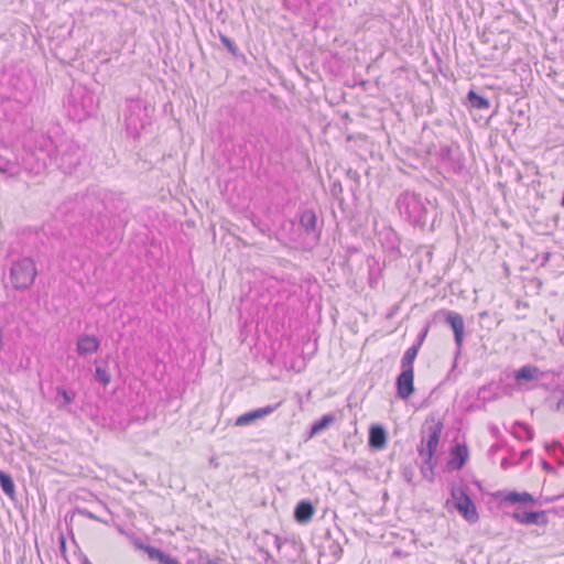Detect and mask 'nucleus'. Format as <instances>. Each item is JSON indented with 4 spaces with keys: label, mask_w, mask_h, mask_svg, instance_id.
I'll list each match as a JSON object with an SVG mask.
<instances>
[{
    "label": "nucleus",
    "mask_w": 564,
    "mask_h": 564,
    "mask_svg": "<svg viewBox=\"0 0 564 564\" xmlns=\"http://www.w3.org/2000/svg\"><path fill=\"white\" fill-rule=\"evenodd\" d=\"M126 535L128 536V539L130 540L131 544L137 550H142V551H144L147 553V550H149V547H153L152 545L145 544L143 539L140 538V536H137L133 532L126 533Z\"/></svg>",
    "instance_id": "30"
},
{
    "label": "nucleus",
    "mask_w": 564,
    "mask_h": 564,
    "mask_svg": "<svg viewBox=\"0 0 564 564\" xmlns=\"http://www.w3.org/2000/svg\"><path fill=\"white\" fill-rule=\"evenodd\" d=\"M347 541L345 533L339 528L334 531L326 529L316 544L319 557H329L333 562L339 561L344 553L343 543Z\"/></svg>",
    "instance_id": "8"
},
{
    "label": "nucleus",
    "mask_w": 564,
    "mask_h": 564,
    "mask_svg": "<svg viewBox=\"0 0 564 564\" xmlns=\"http://www.w3.org/2000/svg\"><path fill=\"white\" fill-rule=\"evenodd\" d=\"M556 409L564 411V390L562 391V398L556 403Z\"/></svg>",
    "instance_id": "37"
},
{
    "label": "nucleus",
    "mask_w": 564,
    "mask_h": 564,
    "mask_svg": "<svg viewBox=\"0 0 564 564\" xmlns=\"http://www.w3.org/2000/svg\"><path fill=\"white\" fill-rule=\"evenodd\" d=\"M512 434L518 440L531 441L533 438V430L525 423L516 422L512 426Z\"/></svg>",
    "instance_id": "25"
},
{
    "label": "nucleus",
    "mask_w": 564,
    "mask_h": 564,
    "mask_svg": "<svg viewBox=\"0 0 564 564\" xmlns=\"http://www.w3.org/2000/svg\"><path fill=\"white\" fill-rule=\"evenodd\" d=\"M495 494H510V495H513V494H519V492L518 491H507V492H505V491L498 490ZM522 494H528V492L523 491Z\"/></svg>",
    "instance_id": "42"
},
{
    "label": "nucleus",
    "mask_w": 564,
    "mask_h": 564,
    "mask_svg": "<svg viewBox=\"0 0 564 564\" xmlns=\"http://www.w3.org/2000/svg\"><path fill=\"white\" fill-rule=\"evenodd\" d=\"M101 202L105 204L104 220L109 215H120L127 209L128 203L120 193H115L102 188Z\"/></svg>",
    "instance_id": "11"
},
{
    "label": "nucleus",
    "mask_w": 564,
    "mask_h": 564,
    "mask_svg": "<svg viewBox=\"0 0 564 564\" xmlns=\"http://www.w3.org/2000/svg\"><path fill=\"white\" fill-rule=\"evenodd\" d=\"M469 451L466 444L457 443L451 449L449 459L447 462L448 470H459L466 464Z\"/></svg>",
    "instance_id": "15"
},
{
    "label": "nucleus",
    "mask_w": 564,
    "mask_h": 564,
    "mask_svg": "<svg viewBox=\"0 0 564 564\" xmlns=\"http://www.w3.org/2000/svg\"><path fill=\"white\" fill-rule=\"evenodd\" d=\"M95 366V380L104 387L108 386L111 381V376L108 370V361L106 359L96 360Z\"/></svg>",
    "instance_id": "22"
},
{
    "label": "nucleus",
    "mask_w": 564,
    "mask_h": 564,
    "mask_svg": "<svg viewBox=\"0 0 564 564\" xmlns=\"http://www.w3.org/2000/svg\"><path fill=\"white\" fill-rule=\"evenodd\" d=\"M561 205L564 207V193H563V196H562V199H561Z\"/></svg>",
    "instance_id": "51"
},
{
    "label": "nucleus",
    "mask_w": 564,
    "mask_h": 564,
    "mask_svg": "<svg viewBox=\"0 0 564 564\" xmlns=\"http://www.w3.org/2000/svg\"><path fill=\"white\" fill-rule=\"evenodd\" d=\"M0 173L8 177H15L20 173V165L15 161L0 158Z\"/></svg>",
    "instance_id": "26"
},
{
    "label": "nucleus",
    "mask_w": 564,
    "mask_h": 564,
    "mask_svg": "<svg viewBox=\"0 0 564 564\" xmlns=\"http://www.w3.org/2000/svg\"><path fill=\"white\" fill-rule=\"evenodd\" d=\"M316 502L311 499H301L294 507L293 519L297 524L305 525L310 523L316 512Z\"/></svg>",
    "instance_id": "13"
},
{
    "label": "nucleus",
    "mask_w": 564,
    "mask_h": 564,
    "mask_svg": "<svg viewBox=\"0 0 564 564\" xmlns=\"http://www.w3.org/2000/svg\"><path fill=\"white\" fill-rule=\"evenodd\" d=\"M335 420L336 416L333 413L324 414L321 419H318L311 425L310 437L327 430L335 422Z\"/></svg>",
    "instance_id": "23"
},
{
    "label": "nucleus",
    "mask_w": 564,
    "mask_h": 564,
    "mask_svg": "<svg viewBox=\"0 0 564 564\" xmlns=\"http://www.w3.org/2000/svg\"><path fill=\"white\" fill-rule=\"evenodd\" d=\"M530 453H531V452H530L529 449H527V451H522V453H521V458L527 457L528 455H530Z\"/></svg>",
    "instance_id": "43"
},
{
    "label": "nucleus",
    "mask_w": 564,
    "mask_h": 564,
    "mask_svg": "<svg viewBox=\"0 0 564 564\" xmlns=\"http://www.w3.org/2000/svg\"><path fill=\"white\" fill-rule=\"evenodd\" d=\"M476 485H477V487H478V489H479L480 491H482V490H484V489H482V487H481V485H480L478 481H476Z\"/></svg>",
    "instance_id": "49"
},
{
    "label": "nucleus",
    "mask_w": 564,
    "mask_h": 564,
    "mask_svg": "<svg viewBox=\"0 0 564 564\" xmlns=\"http://www.w3.org/2000/svg\"><path fill=\"white\" fill-rule=\"evenodd\" d=\"M123 116L127 132L133 138L139 137L140 131L150 123L148 107L141 98H128Z\"/></svg>",
    "instance_id": "6"
},
{
    "label": "nucleus",
    "mask_w": 564,
    "mask_h": 564,
    "mask_svg": "<svg viewBox=\"0 0 564 564\" xmlns=\"http://www.w3.org/2000/svg\"><path fill=\"white\" fill-rule=\"evenodd\" d=\"M98 503L100 505L101 509L108 514L111 516V511L109 510L108 506L101 501L98 500Z\"/></svg>",
    "instance_id": "39"
},
{
    "label": "nucleus",
    "mask_w": 564,
    "mask_h": 564,
    "mask_svg": "<svg viewBox=\"0 0 564 564\" xmlns=\"http://www.w3.org/2000/svg\"><path fill=\"white\" fill-rule=\"evenodd\" d=\"M397 395L408 400L414 392V370L401 369L395 380Z\"/></svg>",
    "instance_id": "12"
},
{
    "label": "nucleus",
    "mask_w": 564,
    "mask_h": 564,
    "mask_svg": "<svg viewBox=\"0 0 564 564\" xmlns=\"http://www.w3.org/2000/svg\"><path fill=\"white\" fill-rule=\"evenodd\" d=\"M219 40L234 57H243L238 46L227 35L219 33Z\"/></svg>",
    "instance_id": "28"
},
{
    "label": "nucleus",
    "mask_w": 564,
    "mask_h": 564,
    "mask_svg": "<svg viewBox=\"0 0 564 564\" xmlns=\"http://www.w3.org/2000/svg\"><path fill=\"white\" fill-rule=\"evenodd\" d=\"M299 223L301 228L307 236H312L318 240L321 236V227L317 224V216L312 209H303L299 215Z\"/></svg>",
    "instance_id": "14"
},
{
    "label": "nucleus",
    "mask_w": 564,
    "mask_h": 564,
    "mask_svg": "<svg viewBox=\"0 0 564 564\" xmlns=\"http://www.w3.org/2000/svg\"><path fill=\"white\" fill-rule=\"evenodd\" d=\"M444 507L449 513L457 512L469 524H475L479 520V513L471 496H449Z\"/></svg>",
    "instance_id": "9"
},
{
    "label": "nucleus",
    "mask_w": 564,
    "mask_h": 564,
    "mask_svg": "<svg viewBox=\"0 0 564 564\" xmlns=\"http://www.w3.org/2000/svg\"><path fill=\"white\" fill-rule=\"evenodd\" d=\"M549 259H550V253H545L543 257V263L549 261Z\"/></svg>",
    "instance_id": "47"
},
{
    "label": "nucleus",
    "mask_w": 564,
    "mask_h": 564,
    "mask_svg": "<svg viewBox=\"0 0 564 564\" xmlns=\"http://www.w3.org/2000/svg\"><path fill=\"white\" fill-rule=\"evenodd\" d=\"M279 541H280V538L275 536V543H276L278 546H280Z\"/></svg>",
    "instance_id": "50"
},
{
    "label": "nucleus",
    "mask_w": 564,
    "mask_h": 564,
    "mask_svg": "<svg viewBox=\"0 0 564 564\" xmlns=\"http://www.w3.org/2000/svg\"><path fill=\"white\" fill-rule=\"evenodd\" d=\"M543 466L545 469H550V470L552 469L551 465L546 462H543Z\"/></svg>",
    "instance_id": "46"
},
{
    "label": "nucleus",
    "mask_w": 564,
    "mask_h": 564,
    "mask_svg": "<svg viewBox=\"0 0 564 564\" xmlns=\"http://www.w3.org/2000/svg\"><path fill=\"white\" fill-rule=\"evenodd\" d=\"M466 105L471 109L488 110L490 108L489 100L470 89L466 96Z\"/></svg>",
    "instance_id": "20"
},
{
    "label": "nucleus",
    "mask_w": 564,
    "mask_h": 564,
    "mask_svg": "<svg viewBox=\"0 0 564 564\" xmlns=\"http://www.w3.org/2000/svg\"><path fill=\"white\" fill-rule=\"evenodd\" d=\"M540 370L534 366H523L514 375L517 381H531L539 379Z\"/></svg>",
    "instance_id": "24"
},
{
    "label": "nucleus",
    "mask_w": 564,
    "mask_h": 564,
    "mask_svg": "<svg viewBox=\"0 0 564 564\" xmlns=\"http://www.w3.org/2000/svg\"><path fill=\"white\" fill-rule=\"evenodd\" d=\"M58 544H59V551H61L62 555L65 556V554H66V539H65L63 533L59 534Z\"/></svg>",
    "instance_id": "35"
},
{
    "label": "nucleus",
    "mask_w": 564,
    "mask_h": 564,
    "mask_svg": "<svg viewBox=\"0 0 564 564\" xmlns=\"http://www.w3.org/2000/svg\"><path fill=\"white\" fill-rule=\"evenodd\" d=\"M392 555L397 556V557H408L410 555V553L404 552L401 549H394L393 552H392Z\"/></svg>",
    "instance_id": "36"
},
{
    "label": "nucleus",
    "mask_w": 564,
    "mask_h": 564,
    "mask_svg": "<svg viewBox=\"0 0 564 564\" xmlns=\"http://www.w3.org/2000/svg\"><path fill=\"white\" fill-rule=\"evenodd\" d=\"M100 347V340L95 335L84 334L78 336L76 341V351L80 356L94 354L98 351Z\"/></svg>",
    "instance_id": "17"
},
{
    "label": "nucleus",
    "mask_w": 564,
    "mask_h": 564,
    "mask_svg": "<svg viewBox=\"0 0 564 564\" xmlns=\"http://www.w3.org/2000/svg\"><path fill=\"white\" fill-rule=\"evenodd\" d=\"M8 497H9L13 502H17V501H18L17 496H14V495H11V496H8Z\"/></svg>",
    "instance_id": "48"
},
{
    "label": "nucleus",
    "mask_w": 564,
    "mask_h": 564,
    "mask_svg": "<svg viewBox=\"0 0 564 564\" xmlns=\"http://www.w3.org/2000/svg\"><path fill=\"white\" fill-rule=\"evenodd\" d=\"M82 564H93L89 558L85 555V554H82Z\"/></svg>",
    "instance_id": "40"
},
{
    "label": "nucleus",
    "mask_w": 564,
    "mask_h": 564,
    "mask_svg": "<svg viewBox=\"0 0 564 564\" xmlns=\"http://www.w3.org/2000/svg\"><path fill=\"white\" fill-rule=\"evenodd\" d=\"M561 343L564 345V336L561 337Z\"/></svg>",
    "instance_id": "53"
},
{
    "label": "nucleus",
    "mask_w": 564,
    "mask_h": 564,
    "mask_svg": "<svg viewBox=\"0 0 564 564\" xmlns=\"http://www.w3.org/2000/svg\"><path fill=\"white\" fill-rule=\"evenodd\" d=\"M511 464H512V463H511V460H510L509 458H503V459L501 460V467H502L503 469H507Z\"/></svg>",
    "instance_id": "38"
},
{
    "label": "nucleus",
    "mask_w": 564,
    "mask_h": 564,
    "mask_svg": "<svg viewBox=\"0 0 564 564\" xmlns=\"http://www.w3.org/2000/svg\"><path fill=\"white\" fill-rule=\"evenodd\" d=\"M0 486L4 494H14L12 477L3 470H0Z\"/></svg>",
    "instance_id": "29"
},
{
    "label": "nucleus",
    "mask_w": 564,
    "mask_h": 564,
    "mask_svg": "<svg viewBox=\"0 0 564 564\" xmlns=\"http://www.w3.org/2000/svg\"><path fill=\"white\" fill-rule=\"evenodd\" d=\"M346 176L356 184V187L359 186L360 175L356 170L348 169L346 171Z\"/></svg>",
    "instance_id": "32"
},
{
    "label": "nucleus",
    "mask_w": 564,
    "mask_h": 564,
    "mask_svg": "<svg viewBox=\"0 0 564 564\" xmlns=\"http://www.w3.org/2000/svg\"><path fill=\"white\" fill-rule=\"evenodd\" d=\"M75 511L84 517H87L88 519H91V520H95V521H98V522H102V523H108L109 519H106L104 517H100L94 512H91L90 510L86 509V508H76Z\"/></svg>",
    "instance_id": "31"
},
{
    "label": "nucleus",
    "mask_w": 564,
    "mask_h": 564,
    "mask_svg": "<svg viewBox=\"0 0 564 564\" xmlns=\"http://www.w3.org/2000/svg\"><path fill=\"white\" fill-rule=\"evenodd\" d=\"M485 390H486V389H485V387L480 388V390H479V394H480L481 392H484Z\"/></svg>",
    "instance_id": "52"
},
{
    "label": "nucleus",
    "mask_w": 564,
    "mask_h": 564,
    "mask_svg": "<svg viewBox=\"0 0 564 564\" xmlns=\"http://www.w3.org/2000/svg\"><path fill=\"white\" fill-rule=\"evenodd\" d=\"M506 516L522 525L544 527L549 523V510L535 509V506L552 502L561 496H495Z\"/></svg>",
    "instance_id": "2"
},
{
    "label": "nucleus",
    "mask_w": 564,
    "mask_h": 564,
    "mask_svg": "<svg viewBox=\"0 0 564 564\" xmlns=\"http://www.w3.org/2000/svg\"><path fill=\"white\" fill-rule=\"evenodd\" d=\"M397 208L400 215L415 227L424 228L429 220L433 223L435 218V208L432 203L414 192H402L398 196Z\"/></svg>",
    "instance_id": "3"
},
{
    "label": "nucleus",
    "mask_w": 564,
    "mask_h": 564,
    "mask_svg": "<svg viewBox=\"0 0 564 564\" xmlns=\"http://www.w3.org/2000/svg\"><path fill=\"white\" fill-rule=\"evenodd\" d=\"M57 148L50 135L40 131H29L23 138V153L21 156V166L25 172L32 175L44 173L50 163L64 165L67 163L66 155L63 154L61 162L56 156ZM68 162V165L73 164Z\"/></svg>",
    "instance_id": "1"
},
{
    "label": "nucleus",
    "mask_w": 564,
    "mask_h": 564,
    "mask_svg": "<svg viewBox=\"0 0 564 564\" xmlns=\"http://www.w3.org/2000/svg\"><path fill=\"white\" fill-rule=\"evenodd\" d=\"M330 191H332V194H333L335 197H338V196H339V194H341V193H343V186H341V183H340V182H334V183L332 184V188H330Z\"/></svg>",
    "instance_id": "33"
},
{
    "label": "nucleus",
    "mask_w": 564,
    "mask_h": 564,
    "mask_svg": "<svg viewBox=\"0 0 564 564\" xmlns=\"http://www.w3.org/2000/svg\"><path fill=\"white\" fill-rule=\"evenodd\" d=\"M37 275L35 262L30 257L14 261L10 268V280L17 291L29 290Z\"/></svg>",
    "instance_id": "7"
},
{
    "label": "nucleus",
    "mask_w": 564,
    "mask_h": 564,
    "mask_svg": "<svg viewBox=\"0 0 564 564\" xmlns=\"http://www.w3.org/2000/svg\"><path fill=\"white\" fill-rule=\"evenodd\" d=\"M442 431L443 423L441 421H435L433 417L431 420H426L421 431V445L417 447V452L423 464L430 468L433 467V459L440 443Z\"/></svg>",
    "instance_id": "5"
},
{
    "label": "nucleus",
    "mask_w": 564,
    "mask_h": 564,
    "mask_svg": "<svg viewBox=\"0 0 564 564\" xmlns=\"http://www.w3.org/2000/svg\"><path fill=\"white\" fill-rule=\"evenodd\" d=\"M147 554L150 560L156 561L159 564H181L176 557L165 553L159 547H149Z\"/></svg>",
    "instance_id": "21"
},
{
    "label": "nucleus",
    "mask_w": 564,
    "mask_h": 564,
    "mask_svg": "<svg viewBox=\"0 0 564 564\" xmlns=\"http://www.w3.org/2000/svg\"><path fill=\"white\" fill-rule=\"evenodd\" d=\"M435 317L448 325L454 333V340L457 347V354L460 352L464 339L465 323L463 316L454 311L441 310Z\"/></svg>",
    "instance_id": "10"
},
{
    "label": "nucleus",
    "mask_w": 564,
    "mask_h": 564,
    "mask_svg": "<svg viewBox=\"0 0 564 564\" xmlns=\"http://www.w3.org/2000/svg\"><path fill=\"white\" fill-rule=\"evenodd\" d=\"M90 112H91V107L89 109H84L83 116L90 115Z\"/></svg>",
    "instance_id": "45"
},
{
    "label": "nucleus",
    "mask_w": 564,
    "mask_h": 564,
    "mask_svg": "<svg viewBox=\"0 0 564 564\" xmlns=\"http://www.w3.org/2000/svg\"><path fill=\"white\" fill-rule=\"evenodd\" d=\"M56 395L54 402L58 409L67 410L69 412V404L75 400L77 393L74 390H68L63 386L56 387Z\"/></svg>",
    "instance_id": "18"
},
{
    "label": "nucleus",
    "mask_w": 564,
    "mask_h": 564,
    "mask_svg": "<svg viewBox=\"0 0 564 564\" xmlns=\"http://www.w3.org/2000/svg\"><path fill=\"white\" fill-rule=\"evenodd\" d=\"M387 443V433L381 425H372L369 430L368 444L375 449H381Z\"/></svg>",
    "instance_id": "19"
},
{
    "label": "nucleus",
    "mask_w": 564,
    "mask_h": 564,
    "mask_svg": "<svg viewBox=\"0 0 564 564\" xmlns=\"http://www.w3.org/2000/svg\"><path fill=\"white\" fill-rule=\"evenodd\" d=\"M427 330H429V328H427V327H425V328H424V329L419 334L417 339H416V343H415V344H413L414 346H417V348H420V347L422 346V344H423V341H424V339H425V337H426Z\"/></svg>",
    "instance_id": "34"
},
{
    "label": "nucleus",
    "mask_w": 564,
    "mask_h": 564,
    "mask_svg": "<svg viewBox=\"0 0 564 564\" xmlns=\"http://www.w3.org/2000/svg\"><path fill=\"white\" fill-rule=\"evenodd\" d=\"M101 198L102 188L97 186L89 187L85 194L76 195L75 197L78 214L96 231L104 228L105 204L101 202Z\"/></svg>",
    "instance_id": "4"
},
{
    "label": "nucleus",
    "mask_w": 564,
    "mask_h": 564,
    "mask_svg": "<svg viewBox=\"0 0 564 564\" xmlns=\"http://www.w3.org/2000/svg\"><path fill=\"white\" fill-rule=\"evenodd\" d=\"M279 406V403L275 405H267L263 408L254 409L252 411H249L247 413H243L242 415L238 416L236 420L237 426H246L259 419H263L267 415H270L273 413L276 408Z\"/></svg>",
    "instance_id": "16"
},
{
    "label": "nucleus",
    "mask_w": 564,
    "mask_h": 564,
    "mask_svg": "<svg viewBox=\"0 0 564 564\" xmlns=\"http://www.w3.org/2000/svg\"><path fill=\"white\" fill-rule=\"evenodd\" d=\"M419 349L420 348H417V346L412 345L411 347H409L405 350V352L401 359V369L414 370L413 362L417 356Z\"/></svg>",
    "instance_id": "27"
},
{
    "label": "nucleus",
    "mask_w": 564,
    "mask_h": 564,
    "mask_svg": "<svg viewBox=\"0 0 564 564\" xmlns=\"http://www.w3.org/2000/svg\"><path fill=\"white\" fill-rule=\"evenodd\" d=\"M0 500H2V496H0Z\"/></svg>",
    "instance_id": "54"
},
{
    "label": "nucleus",
    "mask_w": 564,
    "mask_h": 564,
    "mask_svg": "<svg viewBox=\"0 0 564 564\" xmlns=\"http://www.w3.org/2000/svg\"><path fill=\"white\" fill-rule=\"evenodd\" d=\"M389 496L383 495L381 496V503L384 505Z\"/></svg>",
    "instance_id": "44"
},
{
    "label": "nucleus",
    "mask_w": 564,
    "mask_h": 564,
    "mask_svg": "<svg viewBox=\"0 0 564 564\" xmlns=\"http://www.w3.org/2000/svg\"><path fill=\"white\" fill-rule=\"evenodd\" d=\"M451 154V149L449 148H445V149H442V156L445 158V155H449Z\"/></svg>",
    "instance_id": "41"
}]
</instances>
